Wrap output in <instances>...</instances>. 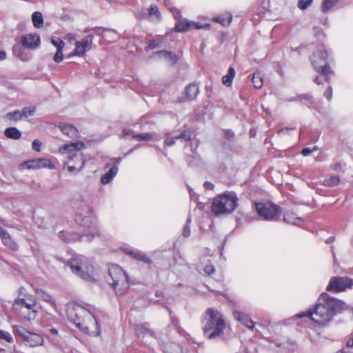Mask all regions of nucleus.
<instances>
[{
  "label": "nucleus",
  "mask_w": 353,
  "mask_h": 353,
  "mask_svg": "<svg viewBox=\"0 0 353 353\" xmlns=\"http://www.w3.org/2000/svg\"><path fill=\"white\" fill-rule=\"evenodd\" d=\"M35 112V108L34 107L32 108H24L22 109L21 115L22 117L27 118L30 116H32Z\"/></svg>",
  "instance_id": "obj_39"
},
{
  "label": "nucleus",
  "mask_w": 353,
  "mask_h": 353,
  "mask_svg": "<svg viewBox=\"0 0 353 353\" xmlns=\"http://www.w3.org/2000/svg\"><path fill=\"white\" fill-rule=\"evenodd\" d=\"M35 301H31L28 303L24 299H16L13 304V309L15 310H20L21 312L25 314V310L28 313L24 314V318L27 320L34 319L37 316V310L34 309Z\"/></svg>",
  "instance_id": "obj_12"
},
{
  "label": "nucleus",
  "mask_w": 353,
  "mask_h": 353,
  "mask_svg": "<svg viewBox=\"0 0 353 353\" xmlns=\"http://www.w3.org/2000/svg\"><path fill=\"white\" fill-rule=\"evenodd\" d=\"M176 140L175 137H171L170 134H168L165 140V144L168 146H172L175 143Z\"/></svg>",
  "instance_id": "obj_44"
},
{
  "label": "nucleus",
  "mask_w": 353,
  "mask_h": 353,
  "mask_svg": "<svg viewBox=\"0 0 353 353\" xmlns=\"http://www.w3.org/2000/svg\"><path fill=\"white\" fill-rule=\"evenodd\" d=\"M204 185L205 188H207L208 189L213 188V184L211 183L210 182H208V181L205 182Z\"/></svg>",
  "instance_id": "obj_62"
},
{
  "label": "nucleus",
  "mask_w": 353,
  "mask_h": 353,
  "mask_svg": "<svg viewBox=\"0 0 353 353\" xmlns=\"http://www.w3.org/2000/svg\"><path fill=\"white\" fill-rule=\"evenodd\" d=\"M203 333L209 339L219 336L225 328V323L221 314L213 308H208L203 319Z\"/></svg>",
  "instance_id": "obj_3"
},
{
  "label": "nucleus",
  "mask_w": 353,
  "mask_h": 353,
  "mask_svg": "<svg viewBox=\"0 0 353 353\" xmlns=\"http://www.w3.org/2000/svg\"><path fill=\"white\" fill-rule=\"evenodd\" d=\"M190 234V230L188 226H185L183 230V234L185 236H188Z\"/></svg>",
  "instance_id": "obj_57"
},
{
  "label": "nucleus",
  "mask_w": 353,
  "mask_h": 353,
  "mask_svg": "<svg viewBox=\"0 0 353 353\" xmlns=\"http://www.w3.org/2000/svg\"><path fill=\"white\" fill-rule=\"evenodd\" d=\"M94 235H95L94 234H86V235L81 236V239H83V238H85V239L87 241H91L94 238Z\"/></svg>",
  "instance_id": "obj_55"
},
{
  "label": "nucleus",
  "mask_w": 353,
  "mask_h": 353,
  "mask_svg": "<svg viewBox=\"0 0 353 353\" xmlns=\"http://www.w3.org/2000/svg\"><path fill=\"white\" fill-rule=\"evenodd\" d=\"M38 295L41 299L43 300L44 301H46L48 303H50L51 304V305L54 309H56V307H57L56 303L51 295H50L49 294H48L45 292H43V291L38 292Z\"/></svg>",
  "instance_id": "obj_31"
},
{
  "label": "nucleus",
  "mask_w": 353,
  "mask_h": 353,
  "mask_svg": "<svg viewBox=\"0 0 353 353\" xmlns=\"http://www.w3.org/2000/svg\"><path fill=\"white\" fill-rule=\"evenodd\" d=\"M353 287V280L347 276H332L327 286V290L330 292H344Z\"/></svg>",
  "instance_id": "obj_11"
},
{
  "label": "nucleus",
  "mask_w": 353,
  "mask_h": 353,
  "mask_svg": "<svg viewBox=\"0 0 353 353\" xmlns=\"http://www.w3.org/2000/svg\"><path fill=\"white\" fill-rule=\"evenodd\" d=\"M149 14L150 16L156 15L157 17L159 16V10L157 6H151L149 8Z\"/></svg>",
  "instance_id": "obj_47"
},
{
  "label": "nucleus",
  "mask_w": 353,
  "mask_h": 353,
  "mask_svg": "<svg viewBox=\"0 0 353 353\" xmlns=\"http://www.w3.org/2000/svg\"><path fill=\"white\" fill-rule=\"evenodd\" d=\"M327 52L325 50H319L314 53L311 57L312 63L316 72L324 75L325 80L329 82L327 75L331 73L327 63Z\"/></svg>",
  "instance_id": "obj_9"
},
{
  "label": "nucleus",
  "mask_w": 353,
  "mask_h": 353,
  "mask_svg": "<svg viewBox=\"0 0 353 353\" xmlns=\"http://www.w3.org/2000/svg\"><path fill=\"white\" fill-rule=\"evenodd\" d=\"M92 40L93 36L92 34H88L81 41H76L73 55L83 57L86 51L91 49Z\"/></svg>",
  "instance_id": "obj_14"
},
{
  "label": "nucleus",
  "mask_w": 353,
  "mask_h": 353,
  "mask_svg": "<svg viewBox=\"0 0 353 353\" xmlns=\"http://www.w3.org/2000/svg\"><path fill=\"white\" fill-rule=\"evenodd\" d=\"M225 137H227V139L232 138L234 136L233 132L230 130H226L225 132Z\"/></svg>",
  "instance_id": "obj_56"
},
{
  "label": "nucleus",
  "mask_w": 353,
  "mask_h": 353,
  "mask_svg": "<svg viewBox=\"0 0 353 353\" xmlns=\"http://www.w3.org/2000/svg\"><path fill=\"white\" fill-rule=\"evenodd\" d=\"M135 332L138 337L144 338L146 336H154V333L151 331L146 325H138L135 327Z\"/></svg>",
  "instance_id": "obj_21"
},
{
  "label": "nucleus",
  "mask_w": 353,
  "mask_h": 353,
  "mask_svg": "<svg viewBox=\"0 0 353 353\" xmlns=\"http://www.w3.org/2000/svg\"><path fill=\"white\" fill-rule=\"evenodd\" d=\"M32 21L34 26L40 28L43 25V15L40 12H34L32 14Z\"/></svg>",
  "instance_id": "obj_27"
},
{
  "label": "nucleus",
  "mask_w": 353,
  "mask_h": 353,
  "mask_svg": "<svg viewBox=\"0 0 353 353\" xmlns=\"http://www.w3.org/2000/svg\"><path fill=\"white\" fill-rule=\"evenodd\" d=\"M324 96L330 101L332 97V88L329 86L324 92Z\"/></svg>",
  "instance_id": "obj_50"
},
{
  "label": "nucleus",
  "mask_w": 353,
  "mask_h": 353,
  "mask_svg": "<svg viewBox=\"0 0 353 353\" xmlns=\"http://www.w3.org/2000/svg\"><path fill=\"white\" fill-rule=\"evenodd\" d=\"M68 265L71 270L83 279L91 281L93 280L90 272H92L93 267L88 263L85 257L80 256L74 259H71L68 261Z\"/></svg>",
  "instance_id": "obj_7"
},
{
  "label": "nucleus",
  "mask_w": 353,
  "mask_h": 353,
  "mask_svg": "<svg viewBox=\"0 0 353 353\" xmlns=\"http://www.w3.org/2000/svg\"><path fill=\"white\" fill-rule=\"evenodd\" d=\"M199 157L197 155L190 156L187 158V162L190 166L194 165V161H198Z\"/></svg>",
  "instance_id": "obj_48"
},
{
  "label": "nucleus",
  "mask_w": 353,
  "mask_h": 353,
  "mask_svg": "<svg viewBox=\"0 0 353 353\" xmlns=\"http://www.w3.org/2000/svg\"><path fill=\"white\" fill-rule=\"evenodd\" d=\"M110 283L118 296L124 295L130 288L129 278L125 272L119 265L112 264L109 268Z\"/></svg>",
  "instance_id": "obj_5"
},
{
  "label": "nucleus",
  "mask_w": 353,
  "mask_h": 353,
  "mask_svg": "<svg viewBox=\"0 0 353 353\" xmlns=\"http://www.w3.org/2000/svg\"><path fill=\"white\" fill-rule=\"evenodd\" d=\"M313 0H299L297 6L301 10H306L312 3Z\"/></svg>",
  "instance_id": "obj_38"
},
{
  "label": "nucleus",
  "mask_w": 353,
  "mask_h": 353,
  "mask_svg": "<svg viewBox=\"0 0 353 353\" xmlns=\"http://www.w3.org/2000/svg\"><path fill=\"white\" fill-rule=\"evenodd\" d=\"M204 271L205 273H207L208 274H212V273L214 272L215 271V268L213 265H206L204 268Z\"/></svg>",
  "instance_id": "obj_51"
},
{
  "label": "nucleus",
  "mask_w": 353,
  "mask_h": 353,
  "mask_svg": "<svg viewBox=\"0 0 353 353\" xmlns=\"http://www.w3.org/2000/svg\"><path fill=\"white\" fill-rule=\"evenodd\" d=\"M68 320L77 327L90 335L98 336L100 329L95 317L83 307L77 303H70L66 307Z\"/></svg>",
  "instance_id": "obj_2"
},
{
  "label": "nucleus",
  "mask_w": 353,
  "mask_h": 353,
  "mask_svg": "<svg viewBox=\"0 0 353 353\" xmlns=\"http://www.w3.org/2000/svg\"><path fill=\"white\" fill-rule=\"evenodd\" d=\"M0 340H4L10 343L13 342V339L10 334L1 330H0Z\"/></svg>",
  "instance_id": "obj_37"
},
{
  "label": "nucleus",
  "mask_w": 353,
  "mask_h": 353,
  "mask_svg": "<svg viewBox=\"0 0 353 353\" xmlns=\"http://www.w3.org/2000/svg\"><path fill=\"white\" fill-rule=\"evenodd\" d=\"M6 118L8 119L9 120L18 121L21 120L23 117L21 115V112L20 111L15 110V111L7 113Z\"/></svg>",
  "instance_id": "obj_33"
},
{
  "label": "nucleus",
  "mask_w": 353,
  "mask_h": 353,
  "mask_svg": "<svg viewBox=\"0 0 353 353\" xmlns=\"http://www.w3.org/2000/svg\"><path fill=\"white\" fill-rule=\"evenodd\" d=\"M163 351L165 353H183L182 347L174 342L164 345Z\"/></svg>",
  "instance_id": "obj_22"
},
{
  "label": "nucleus",
  "mask_w": 353,
  "mask_h": 353,
  "mask_svg": "<svg viewBox=\"0 0 353 353\" xmlns=\"http://www.w3.org/2000/svg\"><path fill=\"white\" fill-rule=\"evenodd\" d=\"M52 162L47 159H34L24 161L19 165V170H37L45 168H52Z\"/></svg>",
  "instance_id": "obj_13"
},
{
  "label": "nucleus",
  "mask_w": 353,
  "mask_h": 353,
  "mask_svg": "<svg viewBox=\"0 0 353 353\" xmlns=\"http://www.w3.org/2000/svg\"><path fill=\"white\" fill-rule=\"evenodd\" d=\"M128 254L131 256L132 258L143 261L146 263L150 264L152 263V260L150 259L143 252L138 250H131L128 252Z\"/></svg>",
  "instance_id": "obj_23"
},
{
  "label": "nucleus",
  "mask_w": 353,
  "mask_h": 353,
  "mask_svg": "<svg viewBox=\"0 0 353 353\" xmlns=\"http://www.w3.org/2000/svg\"><path fill=\"white\" fill-rule=\"evenodd\" d=\"M348 305L343 301L332 297L327 293H322L313 310L301 312L297 317H310L321 327H326L339 313L347 310Z\"/></svg>",
  "instance_id": "obj_1"
},
{
  "label": "nucleus",
  "mask_w": 353,
  "mask_h": 353,
  "mask_svg": "<svg viewBox=\"0 0 353 353\" xmlns=\"http://www.w3.org/2000/svg\"><path fill=\"white\" fill-rule=\"evenodd\" d=\"M6 137L12 139H19L21 137V132L14 127L8 128L4 131Z\"/></svg>",
  "instance_id": "obj_25"
},
{
  "label": "nucleus",
  "mask_w": 353,
  "mask_h": 353,
  "mask_svg": "<svg viewBox=\"0 0 353 353\" xmlns=\"http://www.w3.org/2000/svg\"><path fill=\"white\" fill-rule=\"evenodd\" d=\"M176 139H181L185 141H190L192 139V133L189 131L184 130L181 134L175 137Z\"/></svg>",
  "instance_id": "obj_35"
},
{
  "label": "nucleus",
  "mask_w": 353,
  "mask_h": 353,
  "mask_svg": "<svg viewBox=\"0 0 353 353\" xmlns=\"http://www.w3.org/2000/svg\"><path fill=\"white\" fill-rule=\"evenodd\" d=\"M192 26V23L186 19L180 20L175 25L174 30L176 32H184L187 31Z\"/></svg>",
  "instance_id": "obj_28"
},
{
  "label": "nucleus",
  "mask_w": 353,
  "mask_h": 353,
  "mask_svg": "<svg viewBox=\"0 0 353 353\" xmlns=\"http://www.w3.org/2000/svg\"><path fill=\"white\" fill-rule=\"evenodd\" d=\"M154 55L158 56L159 58H163L171 65L176 63L178 59L174 53L166 51L160 50L154 53Z\"/></svg>",
  "instance_id": "obj_18"
},
{
  "label": "nucleus",
  "mask_w": 353,
  "mask_h": 353,
  "mask_svg": "<svg viewBox=\"0 0 353 353\" xmlns=\"http://www.w3.org/2000/svg\"><path fill=\"white\" fill-rule=\"evenodd\" d=\"M153 138L152 133L133 134V139L137 141H150Z\"/></svg>",
  "instance_id": "obj_32"
},
{
  "label": "nucleus",
  "mask_w": 353,
  "mask_h": 353,
  "mask_svg": "<svg viewBox=\"0 0 353 353\" xmlns=\"http://www.w3.org/2000/svg\"><path fill=\"white\" fill-rule=\"evenodd\" d=\"M58 335V330L55 328H50L48 330V334H47V336L53 342L57 341V339L55 336Z\"/></svg>",
  "instance_id": "obj_42"
},
{
  "label": "nucleus",
  "mask_w": 353,
  "mask_h": 353,
  "mask_svg": "<svg viewBox=\"0 0 353 353\" xmlns=\"http://www.w3.org/2000/svg\"><path fill=\"white\" fill-rule=\"evenodd\" d=\"M346 345L348 347H353V338L348 339V341H347Z\"/></svg>",
  "instance_id": "obj_60"
},
{
  "label": "nucleus",
  "mask_w": 353,
  "mask_h": 353,
  "mask_svg": "<svg viewBox=\"0 0 353 353\" xmlns=\"http://www.w3.org/2000/svg\"><path fill=\"white\" fill-rule=\"evenodd\" d=\"M318 150V148L316 146H314L312 149L309 148H306L302 150L301 154L306 157L310 154L312 152L316 151Z\"/></svg>",
  "instance_id": "obj_45"
},
{
  "label": "nucleus",
  "mask_w": 353,
  "mask_h": 353,
  "mask_svg": "<svg viewBox=\"0 0 353 353\" xmlns=\"http://www.w3.org/2000/svg\"><path fill=\"white\" fill-rule=\"evenodd\" d=\"M91 30H92L96 34L103 37V34L105 31L104 29L99 28V27H95V28H92Z\"/></svg>",
  "instance_id": "obj_52"
},
{
  "label": "nucleus",
  "mask_w": 353,
  "mask_h": 353,
  "mask_svg": "<svg viewBox=\"0 0 353 353\" xmlns=\"http://www.w3.org/2000/svg\"><path fill=\"white\" fill-rule=\"evenodd\" d=\"M294 219H296L294 217L292 214H285L284 215V220L288 223H290L292 224H296V221Z\"/></svg>",
  "instance_id": "obj_46"
},
{
  "label": "nucleus",
  "mask_w": 353,
  "mask_h": 353,
  "mask_svg": "<svg viewBox=\"0 0 353 353\" xmlns=\"http://www.w3.org/2000/svg\"><path fill=\"white\" fill-rule=\"evenodd\" d=\"M255 207L259 215L267 221H275L282 213L281 207L271 202L257 203Z\"/></svg>",
  "instance_id": "obj_8"
},
{
  "label": "nucleus",
  "mask_w": 353,
  "mask_h": 353,
  "mask_svg": "<svg viewBox=\"0 0 353 353\" xmlns=\"http://www.w3.org/2000/svg\"><path fill=\"white\" fill-rule=\"evenodd\" d=\"M312 96L309 94H302V95H299L298 97V99H300V100H306V101H310L312 99Z\"/></svg>",
  "instance_id": "obj_53"
},
{
  "label": "nucleus",
  "mask_w": 353,
  "mask_h": 353,
  "mask_svg": "<svg viewBox=\"0 0 353 353\" xmlns=\"http://www.w3.org/2000/svg\"><path fill=\"white\" fill-rule=\"evenodd\" d=\"M170 318H171L172 323L174 326H177L178 325V323H179L178 320L176 319L173 318L172 316H171Z\"/></svg>",
  "instance_id": "obj_63"
},
{
  "label": "nucleus",
  "mask_w": 353,
  "mask_h": 353,
  "mask_svg": "<svg viewBox=\"0 0 353 353\" xmlns=\"http://www.w3.org/2000/svg\"><path fill=\"white\" fill-rule=\"evenodd\" d=\"M61 132L72 139H78L79 137V132L77 129L70 124H62L59 125Z\"/></svg>",
  "instance_id": "obj_17"
},
{
  "label": "nucleus",
  "mask_w": 353,
  "mask_h": 353,
  "mask_svg": "<svg viewBox=\"0 0 353 353\" xmlns=\"http://www.w3.org/2000/svg\"><path fill=\"white\" fill-rule=\"evenodd\" d=\"M85 148L83 142L78 141L65 144L59 148V152L61 154H67L68 161L64 166H67L68 172L71 173L78 172L83 168L85 164V159L83 158L82 154L78 152Z\"/></svg>",
  "instance_id": "obj_4"
},
{
  "label": "nucleus",
  "mask_w": 353,
  "mask_h": 353,
  "mask_svg": "<svg viewBox=\"0 0 353 353\" xmlns=\"http://www.w3.org/2000/svg\"><path fill=\"white\" fill-rule=\"evenodd\" d=\"M339 0H325L322 4V11L323 12H327L331 8H332Z\"/></svg>",
  "instance_id": "obj_34"
},
{
  "label": "nucleus",
  "mask_w": 353,
  "mask_h": 353,
  "mask_svg": "<svg viewBox=\"0 0 353 353\" xmlns=\"http://www.w3.org/2000/svg\"><path fill=\"white\" fill-rule=\"evenodd\" d=\"M232 16L230 15L228 19H225L222 17H219L214 19V21L222 24L223 26H228L232 21Z\"/></svg>",
  "instance_id": "obj_40"
},
{
  "label": "nucleus",
  "mask_w": 353,
  "mask_h": 353,
  "mask_svg": "<svg viewBox=\"0 0 353 353\" xmlns=\"http://www.w3.org/2000/svg\"><path fill=\"white\" fill-rule=\"evenodd\" d=\"M14 331L26 345L34 347L43 344V339L41 335L30 332L22 326H17Z\"/></svg>",
  "instance_id": "obj_10"
},
{
  "label": "nucleus",
  "mask_w": 353,
  "mask_h": 353,
  "mask_svg": "<svg viewBox=\"0 0 353 353\" xmlns=\"http://www.w3.org/2000/svg\"><path fill=\"white\" fill-rule=\"evenodd\" d=\"M252 83L255 88L260 89L262 88L263 81L260 72H256L253 74Z\"/></svg>",
  "instance_id": "obj_30"
},
{
  "label": "nucleus",
  "mask_w": 353,
  "mask_h": 353,
  "mask_svg": "<svg viewBox=\"0 0 353 353\" xmlns=\"http://www.w3.org/2000/svg\"><path fill=\"white\" fill-rule=\"evenodd\" d=\"M6 58V53L4 51H0V61H3Z\"/></svg>",
  "instance_id": "obj_59"
},
{
  "label": "nucleus",
  "mask_w": 353,
  "mask_h": 353,
  "mask_svg": "<svg viewBox=\"0 0 353 353\" xmlns=\"http://www.w3.org/2000/svg\"><path fill=\"white\" fill-rule=\"evenodd\" d=\"M235 76V70L233 68H230L228 73L222 78V83L227 87L232 85V80Z\"/></svg>",
  "instance_id": "obj_26"
},
{
  "label": "nucleus",
  "mask_w": 353,
  "mask_h": 353,
  "mask_svg": "<svg viewBox=\"0 0 353 353\" xmlns=\"http://www.w3.org/2000/svg\"><path fill=\"white\" fill-rule=\"evenodd\" d=\"M3 243L12 251H17L19 249L18 244L11 238L9 233L1 238Z\"/></svg>",
  "instance_id": "obj_24"
},
{
  "label": "nucleus",
  "mask_w": 353,
  "mask_h": 353,
  "mask_svg": "<svg viewBox=\"0 0 353 353\" xmlns=\"http://www.w3.org/2000/svg\"><path fill=\"white\" fill-rule=\"evenodd\" d=\"M119 170L117 165L112 166L105 174L101 178V183L105 185L110 183L112 179L116 176Z\"/></svg>",
  "instance_id": "obj_20"
},
{
  "label": "nucleus",
  "mask_w": 353,
  "mask_h": 353,
  "mask_svg": "<svg viewBox=\"0 0 353 353\" xmlns=\"http://www.w3.org/2000/svg\"><path fill=\"white\" fill-rule=\"evenodd\" d=\"M66 234H67L65 232L62 231L59 232V238L62 239L64 241L68 243L70 241V239L65 237Z\"/></svg>",
  "instance_id": "obj_54"
},
{
  "label": "nucleus",
  "mask_w": 353,
  "mask_h": 353,
  "mask_svg": "<svg viewBox=\"0 0 353 353\" xmlns=\"http://www.w3.org/2000/svg\"><path fill=\"white\" fill-rule=\"evenodd\" d=\"M8 232L4 230L1 226H0V237L3 238L5 235H6Z\"/></svg>",
  "instance_id": "obj_58"
},
{
  "label": "nucleus",
  "mask_w": 353,
  "mask_h": 353,
  "mask_svg": "<svg viewBox=\"0 0 353 353\" xmlns=\"http://www.w3.org/2000/svg\"><path fill=\"white\" fill-rule=\"evenodd\" d=\"M199 89L196 83H190L185 90L186 100H194L198 95Z\"/></svg>",
  "instance_id": "obj_19"
},
{
  "label": "nucleus",
  "mask_w": 353,
  "mask_h": 353,
  "mask_svg": "<svg viewBox=\"0 0 353 353\" xmlns=\"http://www.w3.org/2000/svg\"><path fill=\"white\" fill-rule=\"evenodd\" d=\"M238 199L234 192H228L215 197L212 204V212L215 214L232 212L237 205Z\"/></svg>",
  "instance_id": "obj_6"
},
{
  "label": "nucleus",
  "mask_w": 353,
  "mask_h": 353,
  "mask_svg": "<svg viewBox=\"0 0 353 353\" xmlns=\"http://www.w3.org/2000/svg\"><path fill=\"white\" fill-rule=\"evenodd\" d=\"M51 43L57 48V50L59 48H63L65 46V43L59 38L52 39Z\"/></svg>",
  "instance_id": "obj_41"
},
{
  "label": "nucleus",
  "mask_w": 353,
  "mask_h": 353,
  "mask_svg": "<svg viewBox=\"0 0 353 353\" xmlns=\"http://www.w3.org/2000/svg\"><path fill=\"white\" fill-rule=\"evenodd\" d=\"M22 45L28 48H35L40 44V37L38 34H30L21 39Z\"/></svg>",
  "instance_id": "obj_15"
},
{
  "label": "nucleus",
  "mask_w": 353,
  "mask_h": 353,
  "mask_svg": "<svg viewBox=\"0 0 353 353\" xmlns=\"http://www.w3.org/2000/svg\"><path fill=\"white\" fill-rule=\"evenodd\" d=\"M123 134L125 135H132V137H133V134H135V133L133 131H132V130H123Z\"/></svg>",
  "instance_id": "obj_61"
},
{
  "label": "nucleus",
  "mask_w": 353,
  "mask_h": 353,
  "mask_svg": "<svg viewBox=\"0 0 353 353\" xmlns=\"http://www.w3.org/2000/svg\"><path fill=\"white\" fill-rule=\"evenodd\" d=\"M172 12L175 17H179L180 15L179 11L176 9H173Z\"/></svg>",
  "instance_id": "obj_64"
},
{
  "label": "nucleus",
  "mask_w": 353,
  "mask_h": 353,
  "mask_svg": "<svg viewBox=\"0 0 353 353\" xmlns=\"http://www.w3.org/2000/svg\"><path fill=\"white\" fill-rule=\"evenodd\" d=\"M63 48H59L57 50V52L53 57V60L57 63H60L63 58V54L62 52Z\"/></svg>",
  "instance_id": "obj_43"
},
{
  "label": "nucleus",
  "mask_w": 353,
  "mask_h": 353,
  "mask_svg": "<svg viewBox=\"0 0 353 353\" xmlns=\"http://www.w3.org/2000/svg\"><path fill=\"white\" fill-rule=\"evenodd\" d=\"M234 318L243 323L245 326H246L249 329H253L254 326V323L250 318V316L240 311H234Z\"/></svg>",
  "instance_id": "obj_16"
},
{
  "label": "nucleus",
  "mask_w": 353,
  "mask_h": 353,
  "mask_svg": "<svg viewBox=\"0 0 353 353\" xmlns=\"http://www.w3.org/2000/svg\"><path fill=\"white\" fill-rule=\"evenodd\" d=\"M164 41V38L161 37H159L157 39H154L153 40H150L148 42V46L145 48V50H152L157 48H159L161 46V44Z\"/></svg>",
  "instance_id": "obj_29"
},
{
  "label": "nucleus",
  "mask_w": 353,
  "mask_h": 353,
  "mask_svg": "<svg viewBox=\"0 0 353 353\" xmlns=\"http://www.w3.org/2000/svg\"><path fill=\"white\" fill-rule=\"evenodd\" d=\"M41 147V143L39 140H34L32 142V149L35 151L39 152Z\"/></svg>",
  "instance_id": "obj_49"
},
{
  "label": "nucleus",
  "mask_w": 353,
  "mask_h": 353,
  "mask_svg": "<svg viewBox=\"0 0 353 353\" xmlns=\"http://www.w3.org/2000/svg\"><path fill=\"white\" fill-rule=\"evenodd\" d=\"M339 182L340 179L338 176H332L325 180V184L327 185H336Z\"/></svg>",
  "instance_id": "obj_36"
}]
</instances>
